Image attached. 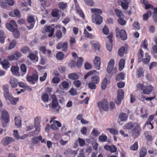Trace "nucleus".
<instances>
[{"mask_svg": "<svg viewBox=\"0 0 157 157\" xmlns=\"http://www.w3.org/2000/svg\"><path fill=\"white\" fill-rule=\"evenodd\" d=\"M114 63V60L113 59H111L108 62L107 68V71L108 73L111 72L113 68Z\"/></svg>", "mask_w": 157, "mask_h": 157, "instance_id": "14", "label": "nucleus"}, {"mask_svg": "<svg viewBox=\"0 0 157 157\" xmlns=\"http://www.w3.org/2000/svg\"><path fill=\"white\" fill-rule=\"evenodd\" d=\"M84 34L85 36L89 39H93L94 36L88 32L86 29H85L84 31Z\"/></svg>", "mask_w": 157, "mask_h": 157, "instance_id": "35", "label": "nucleus"}, {"mask_svg": "<svg viewBox=\"0 0 157 157\" xmlns=\"http://www.w3.org/2000/svg\"><path fill=\"white\" fill-rule=\"evenodd\" d=\"M10 83L11 87L14 88L16 87L18 84V82L17 79L14 78H11L10 80Z\"/></svg>", "mask_w": 157, "mask_h": 157, "instance_id": "24", "label": "nucleus"}, {"mask_svg": "<svg viewBox=\"0 0 157 157\" xmlns=\"http://www.w3.org/2000/svg\"><path fill=\"white\" fill-rule=\"evenodd\" d=\"M101 64V60L100 57L96 56L94 61V65L95 68L97 70L100 69V66Z\"/></svg>", "mask_w": 157, "mask_h": 157, "instance_id": "17", "label": "nucleus"}, {"mask_svg": "<svg viewBox=\"0 0 157 157\" xmlns=\"http://www.w3.org/2000/svg\"><path fill=\"white\" fill-rule=\"evenodd\" d=\"M73 84L75 87L78 88L81 85V82L80 80L76 79L74 81Z\"/></svg>", "mask_w": 157, "mask_h": 157, "instance_id": "60", "label": "nucleus"}, {"mask_svg": "<svg viewBox=\"0 0 157 157\" xmlns=\"http://www.w3.org/2000/svg\"><path fill=\"white\" fill-rule=\"evenodd\" d=\"M115 12L117 16L120 17H122L123 13L121 10L118 9H116L115 10Z\"/></svg>", "mask_w": 157, "mask_h": 157, "instance_id": "56", "label": "nucleus"}, {"mask_svg": "<svg viewBox=\"0 0 157 157\" xmlns=\"http://www.w3.org/2000/svg\"><path fill=\"white\" fill-rule=\"evenodd\" d=\"M141 129L140 126L137 123H135V125L132 131V136L134 138H136L140 134Z\"/></svg>", "mask_w": 157, "mask_h": 157, "instance_id": "6", "label": "nucleus"}, {"mask_svg": "<svg viewBox=\"0 0 157 157\" xmlns=\"http://www.w3.org/2000/svg\"><path fill=\"white\" fill-rule=\"evenodd\" d=\"M119 118L121 121H125L127 120L128 116L125 113H122L119 114Z\"/></svg>", "mask_w": 157, "mask_h": 157, "instance_id": "33", "label": "nucleus"}, {"mask_svg": "<svg viewBox=\"0 0 157 157\" xmlns=\"http://www.w3.org/2000/svg\"><path fill=\"white\" fill-rule=\"evenodd\" d=\"M124 91L122 89L118 90L117 91V97L123 99L124 97Z\"/></svg>", "mask_w": 157, "mask_h": 157, "instance_id": "46", "label": "nucleus"}, {"mask_svg": "<svg viewBox=\"0 0 157 157\" xmlns=\"http://www.w3.org/2000/svg\"><path fill=\"white\" fill-rule=\"evenodd\" d=\"M124 78V74L122 73H120L118 74L116 77V80L117 81H120L123 80Z\"/></svg>", "mask_w": 157, "mask_h": 157, "instance_id": "45", "label": "nucleus"}, {"mask_svg": "<svg viewBox=\"0 0 157 157\" xmlns=\"http://www.w3.org/2000/svg\"><path fill=\"white\" fill-rule=\"evenodd\" d=\"M67 77L69 79L75 80L78 79L79 78V76L78 74L74 73L69 74Z\"/></svg>", "mask_w": 157, "mask_h": 157, "instance_id": "28", "label": "nucleus"}, {"mask_svg": "<svg viewBox=\"0 0 157 157\" xmlns=\"http://www.w3.org/2000/svg\"><path fill=\"white\" fill-rule=\"evenodd\" d=\"M125 63V60L124 59H121L119 63V70L120 71L123 69Z\"/></svg>", "mask_w": 157, "mask_h": 157, "instance_id": "31", "label": "nucleus"}, {"mask_svg": "<svg viewBox=\"0 0 157 157\" xmlns=\"http://www.w3.org/2000/svg\"><path fill=\"white\" fill-rule=\"evenodd\" d=\"M9 15L10 16L16 17L18 18H20L21 16L20 11L17 9H15L14 10L10 12L9 13Z\"/></svg>", "mask_w": 157, "mask_h": 157, "instance_id": "22", "label": "nucleus"}, {"mask_svg": "<svg viewBox=\"0 0 157 157\" xmlns=\"http://www.w3.org/2000/svg\"><path fill=\"white\" fill-rule=\"evenodd\" d=\"M102 32L105 35H108L109 33V30L108 27L105 25L102 29Z\"/></svg>", "mask_w": 157, "mask_h": 157, "instance_id": "57", "label": "nucleus"}, {"mask_svg": "<svg viewBox=\"0 0 157 157\" xmlns=\"http://www.w3.org/2000/svg\"><path fill=\"white\" fill-rule=\"evenodd\" d=\"M6 27L9 30L13 32L14 38L17 39L19 37L20 33L17 28V24L14 20H12L10 23H7Z\"/></svg>", "mask_w": 157, "mask_h": 157, "instance_id": "1", "label": "nucleus"}, {"mask_svg": "<svg viewBox=\"0 0 157 157\" xmlns=\"http://www.w3.org/2000/svg\"><path fill=\"white\" fill-rule=\"evenodd\" d=\"M145 58L142 60L143 63L145 64H147L150 61L151 59V56L149 55L148 53H146L145 54Z\"/></svg>", "mask_w": 157, "mask_h": 157, "instance_id": "26", "label": "nucleus"}, {"mask_svg": "<svg viewBox=\"0 0 157 157\" xmlns=\"http://www.w3.org/2000/svg\"><path fill=\"white\" fill-rule=\"evenodd\" d=\"M38 74L36 71L32 75H27L26 79L27 81L31 83L32 84H35L38 80Z\"/></svg>", "mask_w": 157, "mask_h": 157, "instance_id": "3", "label": "nucleus"}, {"mask_svg": "<svg viewBox=\"0 0 157 157\" xmlns=\"http://www.w3.org/2000/svg\"><path fill=\"white\" fill-rule=\"evenodd\" d=\"M91 11L92 13H94V14H98L99 15L101 14L102 13V11L101 10L97 8L91 9Z\"/></svg>", "mask_w": 157, "mask_h": 157, "instance_id": "34", "label": "nucleus"}, {"mask_svg": "<svg viewBox=\"0 0 157 157\" xmlns=\"http://www.w3.org/2000/svg\"><path fill=\"white\" fill-rule=\"evenodd\" d=\"M5 99L6 100H9L11 104L13 105H16L17 102L19 101L18 98H14L11 94L8 96L7 98H5Z\"/></svg>", "mask_w": 157, "mask_h": 157, "instance_id": "18", "label": "nucleus"}, {"mask_svg": "<svg viewBox=\"0 0 157 157\" xmlns=\"http://www.w3.org/2000/svg\"><path fill=\"white\" fill-rule=\"evenodd\" d=\"M83 59L82 58L80 57L78 59L77 63H76V66L77 67L80 68L82 65Z\"/></svg>", "mask_w": 157, "mask_h": 157, "instance_id": "41", "label": "nucleus"}, {"mask_svg": "<svg viewBox=\"0 0 157 157\" xmlns=\"http://www.w3.org/2000/svg\"><path fill=\"white\" fill-rule=\"evenodd\" d=\"M144 55V52L142 50L140 49L139 52L138 53V62L139 63L141 61L142 58L143 57Z\"/></svg>", "mask_w": 157, "mask_h": 157, "instance_id": "39", "label": "nucleus"}, {"mask_svg": "<svg viewBox=\"0 0 157 157\" xmlns=\"http://www.w3.org/2000/svg\"><path fill=\"white\" fill-rule=\"evenodd\" d=\"M5 36L4 31L0 30V43H3L5 42Z\"/></svg>", "mask_w": 157, "mask_h": 157, "instance_id": "32", "label": "nucleus"}, {"mask_svg": "<svg viewBox=\"0 0 157 157\" xmlns=\"http://www.w3.org/2000/svg\"><path fill=\"white\" fill-rule=\"evenodd\" d=\"M129 4L126 3H125L123 2H121V5L122 8L124 10H126L127 9L128 6Z\"/></svg>", "mask_w": 157, "mask_h": 157, "instance_id": "64", "label": "nucleus"}, {"mask_svg": "<svg viewBox=\"0 0 157 157\" xmlns=\"http://www.w3.org/2000/svg\"><path fill=\"white\" fill-rule=\"evenodd\" d=\"M54 30V28L51 26H48L45 29V32L49 33L48 35V36L49 37H51L53 36Z\"/></svg>", "mask_w": 157, "mask_h": 157, "instance_id": "19", "label": "nucleus"}, {"mask_svg": "<svg viewBox=\"0 0 157 157\" xmlns=\"http://www.w3.org/2000/svg\"><path fill=\"white\" fill-rule=\"evenodd\" d=\"M28 22L30 23H33L35 22L34 18L32 16H29L28 17L27 19Z\"/></svg>", "mask_w": 157, "mask_h": 157, "instance_id": "62", "label": "nucleus"}, {"mask_svg": "<svg viewBox=\"0 0 157 157\" xmlns=\"http://www.w3.org/2000/svg\"><path fill=\"white\" fill-rule=\"evenodd\" d=\"M125 52V49L124 47H121L118 50V54L120 56H122Z\"/></svg>", "mask_w": 157, "mask_h": 157, "instance_id": "54", "label": "nucleus"}, {"mask_svg": "<svg viewBox=\"0 0 157 157\" xmlns=\"http://www.w3.org/2000/svg\"><path fill=\"white\" fill-rule=\"evenodd\" d=\"M2 67L5 70H7L10 66L9 61L6 59H4L1 63Z\"/></svg>", "mask_w": 157, "mask_h": 157, "instance_id": "25", "label": "nucleus"}, {"mask_svg": "<svg viewBox=\"0 0 157 157\" xmlns=\"http://www.w3.org/2000/svg\"><path fill=\"white\" fill-rule=\"evenodd\" d=\"M113 33H110L109 36H107L109 40V42L107 43L106 45V48L108 50L111 52L113 47Z\"/></svg>", "mask_w": 157, "mask_h": 157, "instance_id": "9", "label": "nucleus"}, {"mask_svg": "<svg viewBox=\"0 0 157 157\" xmlns=\"http://www.w3.org/2000/svg\"><path fill=\"white\" fill-rule=\"evenodd\" d=\"M15 140V139L13 138L6 137L3 139L2 143L4 145L6 146L12 142H14Z\"/></svg>", "mask_w": 157, "mask_h": 157, "instance_id": "12", "label": "nucleus"}, {"mask_svg": "<svg viewBox=\"0 0 157 157\" xmlns=\"http://www.w3.org/2000/svg\"><path fill=\"white\" fill-rule=\"evenodd\" d=\"M104 148L105 150L108 151H110L111 153L115 152L117 150L116 147L114 145L110 146L106 145L104 146Z\"/></svg>", "mask_w": 157, "mask_h": 157, "instance_id": "16", "label": "nucleus"}, {"mask_svg": "<svg viewBox=\"0 0 157 157\" xmlns=\"http://www.w3.org/2000/svg\"><path fill=\"white\" fill-rule=\"evenodd\" d=\"M15 124L18 127H20L21 126V120L20 119H17L16 117L15 118Z\"/></svg>", "mask_w": 157, "mask_h": 157, "instance_id": "49", "label": "nucleus"}, {"mask_svg": "<svg viewBox=\"0 0 157 157\" xmlns=\"http://www.w3.org/2000/svg\"><path fill=\"white\" fill-rule=\"evenodd\" d=\"M96 72V71L94 70H92L86 73L84 76V78L86 79L90 75H93L94 73Z\"/></svg>", "mask_w": 157, "mask_h": 157, "instance_id": "58", "label": "nucleus"}, {"mask_svg": "<svg viewBox=\"0 0 157 157\" xmlns=\"http://www.w3.org/2000/svg\"><path fill=\"white\" fill-rule=\"evenodd\" d=\"M136 73L138 78L143 77L144 76V71L142 68L140 67L138 68L136 70Z\"/></svg>", "mask_w": 157, "mask_h": 157, "instance_id": "29", "label": "nucleus"}, {"mask_svg": "<svg viewBox=\"0 0 157 157\" xmlns=\"http://www.w3.org/2000/svg\"><path fill=\"white\" fill-rule=\"evenodd\" d=\"M115 31L117 37H119L122 40H125L127 39V34L125 30L122 29L120 30L118 28H116Z\"/></svg>", "mask_w": 157, "mask_h": 157, "instance_id": "5", "label": "nucleus"}, {"mask_svg": "<svg viewBox=\"0 0 157 157\" xmlns=\"http://www.w3.org/2000/svg\"><path fill=\"white\" fill-rule=\"evenodd\" d=\"M107 84V80L106 78H105L103 79L101 84V88L102 90H105L106 88Z\"/></svg>", "mask_w": 157, "mask_h": 157, "instance_id": "36", "label": "nucleus"}, {"mask_svg": "<svg viewBox=\"0 0 157 157\" xmlns=\"http://www.w3.org/2000/svg\"><path fill=\"white\" fill-rule=\"evenodd\" d=\"M153 87L151 85L144 86L142 89L143 93L145 94H149L153 89Z\"/></svg>", "mask_w": 157, "mask_h": 157, "instance_id": "13", "label": "nucleus"}, {"mask_svg": "<svg viewBox=\"0 0 157 157\" xmlns=\"http://www.w3.org/2000/svg\"><path fill=\"white\" fill-rule=\"evenodd\" d=\"M135 125V123L133 124L131 122L126 123L125 125L126 128L128 129H131Z\"/></svg>", "mask_w": 157, "mask_h": 157, "instance_id": "43", "label": "nucleus"}, {"mask_svg": "<svg viewBox=\"0 0 157 157\" xmlns=\"http://www.w3.org/2000/svg\"><path fill=\"white\" fill-rule=\"evenodd\" d=\"M56 48L58 50L62 49V51L64 52H66L68 48L67 43L66 42L63 43L62 42H60L57 44Z\"/></svg>", "mask_w": 157, "mask_h": 157, "instance_id": "8", "label": "nucleus"}, {"mask_svg": "<svg viewBox=\"0 0 157 157\" xmlns=\"http://www.w3.org/2000/svg\"><path fill=\"white\" fill-rule=\"evenodd\" d=\"M107 130L109 131L110 133L113 135H116L118 134V132L115 128H107Z\"/></svg>", "mask_w": 157, "mask_h": 157, "instance_id": "50", "label": "nucleus"}, {"mask_svg": "<svg viewBox=\"0 0 157 157\" xmlns=\"http://www.w3.org/2000/svg\"><path fill=\"white\" fill-rule=\"evenodd\" d=\"M138 148V142H136L130 147V149L133 151L136 150Z\"/></svg>", "mask_w": 157, "mask_h": 157, "instance_id": "55", "label": "nucleus"}, {"mask_svg": "<svg viewBox=\"0 0 157 157\" xmlns=\"http://www.w3.org/2000/svg\"><path fill=\"white\" fill-rule=\"evenodd\" d=\"M40 117H36L34 120V126L36 130L38 132H39L40 130Z\"/></svg>", "mask_w": 157, "mask_h": 157, "instance_id": "11", "label": "nucleus"}, {"mask_svg": "<svg viewBox=\"0 0 157 157\" xmlns=\"http://www.w3.org/2000/svg\"><path fill=\"white\" fill-rule=\"evenodd\" d=\"M97 104L100 111L102 110L105 111H108L109 110V103L107 100L104 99L101 101L98 102Z\"/></svg>", "mask_w": 157, "mask_h": 157, "instance_id": "4", "label": "nucleus"}, {"mask_svg": "<svg viewBox=\"0 0 157 157\" xmlns=\"http://www.w3.org/2000/svg\"><path fill=\"white\" fill-rule=\"evenodd\" d=\"M51 98L52 100V108L55 109L59 105L57 97L55 94H52L51 96Z\"/></svg>", "mask_w": 157, "mask_h": 157, "instance_id": "10", "label": "nucleus"}, {"mask_svg": "<svg viewBox=\"0 0 157 157\" xmlns=\"http://www.w3.org/2000/svg\"><path fill=\"white\" fill-rule=\"evenodd\" d=\"M21 52L24 54H26L27 53H29L31 52L29 48L27 46H24L21 49Z\"/></svg>", "mask_w": 157, "mask_h": 157, "instance_id": "30", "label": "nucleus"}, {"mask_svg": "<svg viewBox=\"0 0 157 157\" xmlns=\"http://www.w3.org/2000/svg\"><path fill=\"white\" fill-rule=\"evenodd\" d=\"M58 6L60 9L64 10L67 8V3L61 2L59 3Z\"/></svg>", "mask_w": 157, "mask_h": 157, "instance_id": "48", "label": "nucleus"}, {"mask_svg": "<svg viewBox=\"0 0 157 157\" xmlns=\"http://www.w3.org/2000/svg\"><path fill=\"white\" fill-rule=\"evenodd\" d=\"M147 150L144 147H142L140 151V157H144L147 153Z\"/></svg>", "mask_w": 157, "mask_h": 157, "instance_id": "27", "label": "nucleus"}, {"mask_svg": "<svg viewBox=\"0 0 157 157\" xmlns=\"http://www.w3.org/2000/svg\"><path fill=\"white\" fill-rule=\"evenodd\" d=\"M27 57L28 58H29L31 60H35L36 59L37 60L38 59V57L36 55L31 52L29 53V55L27 56Z\"/></svg>", "mask_w": 157, "mask_h": 157, "instance_id": "37", "label": "nucleus"}, {"mask_svg": "<svg viewBox=\"0 0 157 157\" xmlns=\"http://www.w3.org/2000/svg\"><path fill=\"white\" fill-rule=\"evenodd\" d=\"M76 41L75 37H71L70 40V45L72 49H74V44H75Z\"/></svg>", "mask_w": 157, "mask_h": 157, "instance_id": "44", "label": "nucleus"}, {"mask_svg": "<svg viewBox=\"0 0 157 157\" xmlns=\"http://www.w3.org/2000/svg\"><path fill=\"white\" fill-rule=\"evenodd\" d=\"M75 153V151H73L71 149L67 150L64 152V154L66 155L67 156L68 155H73Z\"/></svg>", "mask_w": 157, "mask_h": 157, "instance_id": "53", "label": "nucleus"}, {"mask_svg": "<svg viewBox=\"0 0 157 157\" xmlns=\"http://www.w3.org/2000/svg\"><path fill=\"white\" fill-rule=\"evenodd\" d=\"M100 78L99 77L95 74L93 75L91 78V81L88 84L89 88L91 90L96 89V84H98L100 81Z\"/></svg>", "mask_w": 157, "mask_h": 157, "instance_id": "2", "label": "nucleus"}, {"mask_svg": "<svg viewBox=\"0 0 157 157\" xmlns=\"http://www.w3.org/2000/svg\"><path fill=\"white\" fill-rule=\"evenodd\" d=\"M11 71L13 75L17 76H20L19 68L18 66H12L11 68Z\"/></svg>", "mask_w": 157, "mask_h": 157, "instance_id": "21", "label": "nucleus"}, {"mask_svg": "<svg viewBox=\"0 0 157 157\" xmlns=\"http://www.w3.org/2000/svg\"><path fill=\"white\" fill-rule=\"evenodd\" d=\"M20 68L23 73V75L25 74L27 71V68L25 64H22L20 67Z\"/></svg>", "mask_w": 157, "mask_h": 157, "instance_id": "52", "label": "nucleus"}, {"mask_svg": "<svg viewBox=\"0 0 157 157\" xmlns=\"http://www.w3.org/2000/svg\"><path fill=\"white\" fill-rule=\"evenodd\" d=\"M55 36L58 39H60L63 36L62 33L60 30H57L56 32Z\"/></svg>", "mask_w": 157, "mask_h": 157, "instance_id": "42", "label": "nucleus"}, {"mask_svg": "<svg viewBox=\"0 0 157 157\" xmlns=\"http://www.w3.org/2000/svg\"><path fill=\"white\" fill-rule=\"evenodd\" d=\"M103 17L99 15L93 14L92 17V22L97 25H100L103 21Z\"/></svg>", "mask_w": 157, "mask_h": 157, "instance_id": "7", "label": "nucleus"}, {"mask_svg": "<svg viewBox=\"0 0 157 157\" xmlns=\"http://www.w3.org/2000/svg\"><path fill=\"white\" fill-rule=\"evenodd\" d=\"M41 98L44 102H48L49 99L48 95L47 94L45 93L42 95Z\"/></svg>", "mask_w": 157, "mask_h": 157, "instance_id": "51", "label": "nucleus"}, {"mask_svg": "<svg viewBox=\"0 0 157 157\" xmlns=\"http://www.w3.org/2000/svg\"><path fill=\"white\" fill-rule=\"evenodd\" d=\"M56 57L57 59L62 60L64 57V54L61 52H59L56 54Z\"/></svg>", "mask_w": 157, "mask_h": 157, "instance_id": "38", "label": "nucleus"}, {"mask_svg": "<svg viewBox=\"0 0 157 157\" xmlns=\"http://www.w3.org/2000/svg\"><path fill=\"white\" fill-rule=\"evenodd\" d=\"M61 86H62V89H67L69 88V85L67 82L63 81L59 85V86L60 87Z\"/></svg>", "mask_w": 157, "mask_h": 157, "instance_id": "40", "label": "nucleus"}, {"mask_svg": "<svg viewBox=\"0 0 157 157\" xmlns=\"http://www.w3.org/2000/svg\"><path fill=\"white\" fill-rule=\"evenodd\" d=\"M85 2L88 6H92L94 4V2L92 0H84Z\"/></svg>", "mask_w": 157, "mask_h": 157, "instance_id": "63", "label": "nucleus"}, {"mask_svg": "<svg viewBox=\"0 0 157 157\" xmlns=\"http://www.w3.org/2000/svg\"><path fill=\"white\" fill-rule=\"evenodd\" d=\"M107 138V136L105 135H101L99 137V139L102 142H105Z\"/></svg>", "mask_w": 157, "mask_h": 157, "instance_id": "61", "label": "nucleus"}, {"mask_svg": "<svg viewBox=\"0 0 157 157\" xmlns=\"http://www.w3.org/2000/svg\"><path fill=\"white\" fill-rule=\"evenodd\" d=\"M16 44L17 41L15 40H13L9 44V48L11 49L13 48L16 45Z\"/></svg>", "mask_w": 157, "mask_h": 157, "instance_id": "47", "label": "nucleus"}, {"mask_svg": "<svg viewBox=\"0 0 157 157\" xmlns=\"http://www.w3.org/2000/svg\"><path fill=\"white\" fill-rule=\"evenodd\" d=\"M2 89L4 92V96L5 98H7L8 96L10 95L9 92V86L7 84L3 86Z\"/></svg>", "mask_w": 157, "mask_h": 157, "instance_id": "23", "label": "nucleus"}, {"mask_svg": "<svg viewBox=\"0 0 157 157\" xmlns=\"http://www.w3.org/2000/svg\"><path fill=\"white\" fill-rule=\"evenodd\" d=\"M147 40L146 39H145L144 41L142 42L141 46L143 47L145 49H147Z\"/></svg>", "mask_w": 157, "mask_h": 157, "instance_id": "59", "label": "nucleus"}, {"mask_svg": "<svg viewBox=\"0 0 157 157\" xmlns=\"http://www.w3.org/2000/svg\"><path fill=\"white\" fill-rule=\"evenodd\" d=\"M155 116L154 114L150 115L145 124V126L148 125H150L151 126V129H152L154 128L153 124L151 123V122L153 120Z\"/></svg>", "mask_w": 157, "mask_h": 157, "instance_id": "20", "label": "nucleus"}, {"mask_svg": "<svg viewBox=\"0 0 157 157\" xmlns=\"http://www.w3.org/2000/svg\"><path fill=\"white\" fill-rule=\"evenodd\" d=\"M2 118L6 123H8L10 120V117L8 112L6 110H3L2 113Z\"/></svg>", "mask_w": 157, "mask_h": 157, "instance_id": "15", "label": "nucleus"}]
</instances>
